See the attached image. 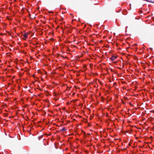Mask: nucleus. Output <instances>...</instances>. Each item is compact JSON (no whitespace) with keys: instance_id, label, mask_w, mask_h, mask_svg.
I'll return each mask as SVG.
<instances>
[{"instance_id":"f257e3e1","label":"nucleus","mask_w":154,"mask_h":154,"mask_svg":"<svg viewBox=\"0 0 154 154\" xmlns=\"http://www.w3.org/2000/svg\"><path fill=\"white\" fill-rule=\"evenodd\" d=\"M22 35H23V37L24 38H22L23 39L26 40L28 38V34L27 33L25 32L23 34V33H22Z\"/></svg>"},{"instance_id":"f03ea898","label":"nucleus","mask_w":154,"mask_h":154,"mask_svg":"<svg viewBox=\"0 0 154 154\" xmlns=\"http://www.w3.org/2000/svg\"><path fill=\"white\" fill-rule=\"evenodd\" d=\"M116 58V57L114 56H112V57L110 58L111 60L113 61H114Z\"/></svg>"},{"instance_id":"7ed1b4c3","label":"nucleus","mask_w":154,"mask_h":154,"mask_svg":"<svg viewBox=\"0 0 154 154\" xmlns=\"http://www.w3.org/2000/svg\"><path fill=\"white\" fill-rule=\"evenodd\" d=\"M78 100L77 99H76V100H72L70 102L75 103L76 101H77Z\"/></svg>"},{"instance_id":"20e7f679","label":"nucleus","mask_w":154,"mask_h":154,"mask_svg":"<svg viewBox=\"0 0 154 154\" xmlns=\"http://www.w3.org/2000/svg\"><path fill=\"white\" fill-rule=\"evenodd\" d=\"M65 128H62V129L61 130V131L62 132H63L64 131H65Z\"/></svg>"},{"instance_id":"39448f33","label":"nucleus","mask_w":154,"mask_h":154,"mask_svg":"<svg viewBox=\"0 0 154 154\" xmlns=\"http://www.w3.org/2000/svg\"><path fill=\"white\" fill-rule=\"evenodd\" d=\"M53 99H54V100H56H56H57L59 99V98H53Z\"/></svg>"},{"instance_id":"423d86ee","label":"nucleus","mask_w":154,"mask_h":154,"mask_svg":"<svg viewBox=\"0 0 154 154\" xmlns=\"http://www.w3.org/2000/svg\"><path fill=\"white\" fill-rule=\"evenodd\" d=\"M128 98L126 97H124V100H128Z\"/></svg>"},{"instance_id":"0eeeda50","label":"nucleus","mask_w":154,"mask_h":154,"mask_svg":"<svg viewBox=\"0 0 154 154\" xmlns=\"http://www.w3.org/2000/svg\"><path fill=\"white\" fill-rule=\"evenodd\" d=\"M101 99L102 100H103V99H104V98H103V97H101Z\"/></svg>"},{"instance_id":"6e6552de","label":"nucleus","mask_w":154,"mask_h":154,"mask_svg":"<svg viewBox=\"0 0 154 154\" xmlns=\"http://www.w3.org/2000/svg\"><path fill=\"white\" fill-rule=\"evenodd\" d=\"M36 45H38V43L37 42H36Z\"/></svg>"},{"instance_id":"1a4fd4ad","label":"nucleus","mask_w":154,"mask_h":154,"mask_svg":"<svg viewBox=\"0 0 154 154\" xmlns=\"http://www.w3.org/2000/svg\"><path fill=\"white\" fill-rule=\"evenodd\" d=\"M67 104H69V102H68L67 103Z\"/></svg>"},{"instance_id":"9d476101","label":"nucleus","mask_w":154,"mask_h":154,"mask_svg":"<svg viewBox=\"0 0 154 154\" xmlns=\"http://www.w3.org/2000/svg\"><path fill=\"white\" fill-rule=\"evenodd\" d=\"M5 100H7V99H5Z\"/></svg>"},{"instance_id":"9b49d317","label":"nucleus","mask_w":154,"mask_h":154,"mask_svg":"<svg viewBox=\"0 0 154 154\" xmlns=\"http://www.w3.org/2000/svg\"><path fill=\"white\" fill-rule=\"evenodd\" d=\"M111 100V99H109V100Z\"/></svg>"},{"instance_id":"f8f14e48","label":"nucleus","mask_w":154,"mask_h":154,"mask_svg":"<svg viewBox=\"0 0 154 154\" xmlns=\"http://www.w3.org/2000/svg\"><path fill=\"white\" fill-rule=\"evenodd\" d=\"M32 44H33V45H35V44H33V43Z\"/></svg>"},{"instance_id":"ddd939ff","label":"nucleus","mask_w":154,"mask_h":154,"mask_svg":"<svg viewBox=\"0 0 154 154\" xmlns=\"http://www.w3.org/2000/svg\"><path fill=\"white\" fill-rule=\"evenodd\" d=\"M129 103H130V104H131V103H130V102Z\"/></svg>"}]
</instances>
